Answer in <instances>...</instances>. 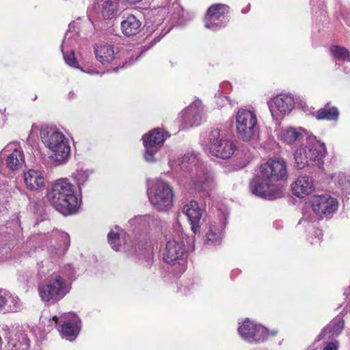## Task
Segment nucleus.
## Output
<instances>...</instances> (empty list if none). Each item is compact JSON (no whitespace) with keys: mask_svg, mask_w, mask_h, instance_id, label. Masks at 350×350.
<instances>
[{"mask_svg":"<svg viewBox=\"0 0 350 350\" xmlns=\"http://www.w3.org/2000/svg\"><path fill=\"white\" fill-rule=\"evenodd\" d=\"M50 204L62 215L77 213L81 204V195L67 178H59L51 183L46 196Z\"/></svg>","mask_w":350,"mask_h":350,"instance_id":"nucleus-1","label":"nucleus"},{"mask_svg":"<svg viewBox=\"0 0 350 350\" xmlns=\"http://www.w3.org/2000/svg\"><path fill=\"white\" fill-rule=\"evenodd\" d=\"M169 165L172 169L179 166L183 171H195L196 175L191 178L190 185L196 191L208 193L215 187L212 173L202 163L200 153L196 151L186 152L177 161L170 159Z\"/></svg>","mask_w":350,"mask_h":350,"instance_id":"nucleus-2","label":"nucleus"},{"mask_svg":"<svg viewBox=\"0 0 350 350\" xmlns=\"http://www.w3.org/2000/svg\"><path fill=\"white\" fill-rule=\"evenodd\" d=\"M75 270L68 265L47 278L45 283L38 287L39 295L46 304H54L62 299L70 291Z\"/></svg>","mask_w":350,"mask_h":350,"instance_id":"nucleus-3","label":"nucleus"},{"mask_svg":"<svg viewBox=\"0 0 350 350\" xmlns=\"http://www.w3.org/2000/svg\"><path fill=\"white\" fill-rule=\"evenodd\" d=\"M75 270L68 265L47 278L45 283L38 287L39 295L46 304H54L62 299L70 291Z\"/></svg>","mask_w":350,"mask_h":350,"instance_id":"nucleus-4","label":"nucleus"},{"mask_svg":"<svg viewBox=\"0 0 350 350\" xmlns=\"http://www.w3.org/2000/svg\"><path fill=\"white\" fill-rule=\"evenodd\" d=\"M70 244V240L68 234L57 228H53L46 232L33 234L27 242V245L41 247L53 258L64 255L68 250Z\"/></svg>","mask_w":350,"mask_h":350,"instance_id":"nucleus-5","label":"nucleus"},{"mask_svg":"<svg viewBox=\"0 0 350 350\" xmlns=\"http://www.w3.org/2000/svg\"><path fill=\"white\" fill-rule=\"evenodd\" d=\"M40 138L51 152L49 158L54 166L67 163L70 155V146L68 139L62 132L53 128H42Z\"/></svg>","mask_w":350,"mask_h":350,"instance_id":"nucleus-6","label":"nucleus"},{"mask_svg":"<svg viewBox=\"0 0 350 350\" xmlns=\"http://www.w3.org/2000/svg\"><path fill=\"white\" fill-rule=\"evenodd\" d=\"M327 150L324 143L317 140L315 136L307 137L306 144L297 148L294 154L295 165L299 169L308 170L323 164Z\"/></svg>","mask_w":350,"mask_h":350,"instance_id":"nucleus-7","label":"nucleus"},{"mask_svg":"<svg viewBox=\"0 0 350 350\" xmlns=\"http://www.w3.org/2000/svg\"><path fill=\"white\" fill-rule=\"evenodd\" d=\"M201 144L211 155L222 159L230 158L237 149L235 142L219 128H214L202 135Z\"/></svg>","mask_w":350,"mask_h":350,"instance_id":"nucleus-8","label":"nucleus"},{"mask_svg":"<svg viewBox=\"0 0 350 350\" xmlns=\"http://www.w3.org/2000/svg\"><path fill=\"white\" fill-rule=\"evenodd\" d=\"M147 195L152 206L159 211H167L173 206V188L160 178L148 179Z\"/></svg>","mask_w":350,"mask_h":350,"instance_id":"nucleus-9","label":"nucleus"},{"mask_svg":"<svg viewBox=\"0 0 350 350\" xmlns=\"http://www.w3.org/2000/svg\"><path fill=\"white\" fill-rule=\"evenodd\" d=\"M95 57L103 65L113 64L118 66L113 69L117 71L118 67L126 68L132 65L140 57L137 52L126 51L120 53L113 45L107 43L96 44L94 46Z\"/></svg>","mask_w":350,"mask_h":350,"instance_id":"nucleus-10","label":"nucleus"},{"mask_svg":"<svg viewBox=\"0 0 350 350\" xmlns=\"http://www.w3.org/2000/svg\"><path fill=\"white\" fill-rule=\"evenodd\" d=\"M40 321L44 327H46V330L49 332L57 327L59 323H62V324L59 328L61 336L70 342L76 339L81 329L80 319L77 314L72 312L64 313L59 317L53 316L49 318L42 314Z\"/></svg>","mask_w":350,"mask_h":350,"instance_id":"nucleus-11","label":"nucleus"},{"mask_svg":"<svg viewBox=\"0 0 350 350\" xmlns=\"http://www.w3.org/2000/svg\"><path fill=\"white\" fill-rule=\"evenodd\" d=\"M162 256L164 262L174 267L176 274H181L186 270L187 253L180 235L167 239Z\"/></svg>","mask_w":350,"mask_h":350,"instance_id":"nucleus-12","label":"nucleus"},{"mask_svg":"<svg viewBox=\"0 0 350 350\" xmlns=\"http://www.w3.org/2000/svg\"><path fill=\"white\" fill-rule=\"evenodd\" d=\"M237 137L243 142L254 140L259 135L260 124L255 110L240 108L235 115Z\"/></svg>","mask_w":350,"mask_h":350,"instance_id":"nucleus-13","label":"nucleus"},{"mask_svg":"<svg viewBox=\"0 0 350 350\" xmlns=\"http://www.w3.org/2000/svg\"><path fill=\"white\" fill-rule=\"evenodd\" d=\"M76 22H72L68 25V29L66 32L64 38L61 45V51L65 63L70 67L79 69L81 71L90 75H98L99 72L88 69L83 70L79 64L74 52V46L79 35V28Z\"/></svg>","mask_w":350,"mask_h":350,"instance_id":"nucleus-14","label":"nucleus"},{"mask_svg":"<svg viewBox=\"0 0 350 350\" xmlns=\"http://www.w3.org/2000/svg\"><path fill=\"white\" fill-rule=\"evenodd\" d=\"M169 137L167 132L160 129H154L143 135L142 141L145 148L144 158L146 162L154 163L157 161L155 154Z\"/></svg>","mask_w":350,"mask_h":350,"instance_id":"nucleus-15","label":"nucleus"},{"mask_svg":"<svg viewBox=\"0 0 350 350\" xmlns=\"http://www.w3.org/2000/svg\"><path fill=\"white\" fill-rule=\"evenodd\" d=\"M237 330L241 338L250 343L262 342L269 336V332L265 327L247 318L239 324Z\"/></svg>","mask_w":350,"mask_h":350,"instance_id":"nucleus-16","label":"nucleus"},{"mask_svg":"<svg viewBox=\"0 0 350 350\" xmlns=\"http://www.w3.org/2000/svg\"><path fill=\"white\" fill-rule=\"evenodd\" d=\"M250 189L254 196L269 200L276 199L282 193L279 188L271 182L267 180L260 172L251 180Z\"/></svg>","mask_w":350,"mask_h":350,"instance_id":"nucleus-17","label":"nucleus"},{"mask_svg":"<svg viewBox=\"0 0 350 350\" xmlns=\"http://www.w3.org/2000/svg\"><path fill=\"white\" fill-rule=\"evenodd\" d=\"M267 105L273 120L280 122L293 109L295 100L291 94H280L269 100Z\"/></svg>","mask_w":350,"mask_h":350,"instance_id":"nucleus-18","label":"nucleus"},{"mask_svg":"<svg viewBox=\"0 0 350 350\" xmlns=\"http://www.w3.org/2000/svg\"><path fill=\"white\" fill-rule=\"evenodd\" d=\"M204 116V109L200 100L193 102L180 113L181 129H187L202 124Z\"/></svg>","mask_w":350,"mask_h":350,"instance_id":"nucleus-19","label":"nucleus"},{"mask_svg":"<svg viewBox=\"0 0 350 350\" xmlns=\"http://www.w3.org/2000/svg\"><path fill=\"white\" fill-rule=\"evenodd\" d=\"M259 172L267 180L274 182L286 176V163L283 159H269L260 167Z\"/></svg>","mask_w":350,"mask_h":350,"instance_id":"nucleus-20","label":"nucleus"},{"mask_svg":"<svg viewBox=\"0 0 350 350\" xmlns=\"http://www.w3.org/2000/svg\"><path fill=\"white\" fill-rule=\"evenodd\" d=\"M123 234L124 235L125 233L122 232L120 234L118 230L114 231L113 230H111L107 235L108 241L110 244L111 247L113 250L116 251H120L122 250V248L127 252L129 254L133 255V254H137V255H141L142 254L144 256V259L146 262H150L152 258V252L150 247H145L143 250H141L139 247V251H137L136 246L135 247H132L131 250L129 248V245L126 242L124 243V245H122L120 243L121 241V236L123 237ZM122 239H124V237H122Z\"/></svg>","mask_w":350,"mask_h":350,"instance_id":"nucleus-21","label":"nucleus"},{"mask_svg":"<svg viewBox=\"0 0 350 350\" xmlns=\"http://www.w3.org/2000/svg\"><path fill=\"white\" fill-rule=\"evenodd\" d=\"M312 211L318 216L323 217L332 214L338 207V200L328 194L314 196L311 200Z\"/></svg>","mask_w":350,"mask_h":350,"instance_id":"nucleus-22","label":"nucleus"},{"mask_svg":"<svg viewBox=\"0 0 350 350\" xmlns=\"http://www.w3.org/2000/svg\"><path fill=\"white\" fill-rule=\"evenodd\" d=\"M228 217V213L223 212L219 219L211 221L208 230L206 233V244L219 245L221 243Z\"/></svg>","mask_w":350,"mask_h":350,"instance_id":"nucleus-23","label":"nucleus"},{"mask_svg":"<svg viewBox=\"0 0 350 350\" xmlns=\"http://www.w3.org/2000/svg\"><path fill=\"white\" fill-rule=\"evenodd\" d=\"M93 9L99 18L113 20L119 15V5L116 0H95Z\"/></svg>","mask_w":350,"mask_h":350,"instance_id":"nucleus-24","label":"nucleus"},{"mask_svg":"<svg viewBox=\"0 0 350 350\" xmlns=\"http://www.w3.org/2000/svg\"><path fill=\"white\" fill-rule=\"evenodd\" d=\"M7 157L6 165L8 169L14 171L19 170L22 161V148L19 143H10L0 153V158Z\"/></svg>","mask_w":350,"mask_h":350,"instance_id":"nucleus-25","label":"nucleus"},{"mask_svg":"<svg viewBox=\"0 0 350 350\" xmlns=\"http://www.w3.org/2000/svg\"><path fill=\"white\" fill-rule=\"evenodd\" d=\"M204 212L198 203L194 200L190 201L183 206V213L190 222L191 230L194 234L200 231V221Z\"/></svg>","mask_w":350,"mask_h":350,"instance_id":"nucleus-26","label":"nucleus"},{"mask_svg":"<svg viewBox=\"0 0 350 350\" xmlns=\"http://www.w3.org/2000/svg\"><path fill=\"white\" fill-rule=\"evenodd\" d=\"M44 172L40 170H29L23 173V183L27 190L36 191L45 185Z\"/></svg>","mask_w":350,"mask_h":350,"instance_id":"nucleus-27","label":"nucleus"},{"mask_svg":"<svg viewBox=\"0 0 350 350\" xmlns=\"http://www.w3.org/2000/svg\"><path fill=\"white\" fill-rule=\"evenodd\" d=\"M293 193L298 198H304L311 194L314 189V181L312 177L308 175L299 176L292 184Z\"/></svg>","mask_w":350,"mask_h":350,"instance_id":"nucleus-28","label":"nucleus"},{"mask_svg":"<svg viewBox=\"0 0 350 350\" xmlns=\"http://www.w3.org/2000/svg\"><path fill=\"white\" fill-rule=\"evenodd\" d=\"M306 135L305 130L301 127H287L282 129L279 133L280 139L287 144L299 142Z\"/></svg>","mask_w":350,"mask_h":350,"instance_id":"nucleus-29","label":"nucleus"},{"mask_svg":"<svg viewBox=\"0 0 350 350\" xmlns=\"http://www.w3.org/2000/svg\"><path fill=\"white\" fill-rule=\"evenodd\" d=\"M121 29L125 36H135L141 31L142 23L136 16L130 14L122 21Z\"/></svg>","mask_w":350,"mask_h":350,"instance_id":"nucleus-30","label":"nucleus"},{"mask_svg":"<svg viewBox=\"0 0 350 350\" xmlns=\"http://www.w3.org/2000/svg\"><path fill=\"white\" fill-rule=\"evenodd\" d=\"M330 179L337 189L344 194L350 193V175L343 172H337L330 176Z\"/></svg>","mask_w":350,"mask_h":350,"instance_id":"nucleus-31","label":"nucleus"},{"mask_svg":"<svg viewBox=\"0 0 350 350\" xmlns=\"http://www.w3.org/2000/svg\"><path fill=\"white\" fill-rule=\"evenodd\" d=\"M345 327V321L340 317H336L334 318L318 336V339L321 340L329 333L331 334L332 336H338L340 335L343 330Z\"/></svg>","mask_w":350,"mask_h":350,"instance_id":"nucleus-32","label":"nucleus"},{"mask_svg":"<svg viewBox=\"0 0 350 350\" xmlns=\"http://www.w3.org/2000/svg\"><path fill=\"white\" fill-rule=\"evenodd\" d=\"M131 226L139 228H152L158 225L159 220L154 215H137L129 220Z\"/></svg>","mask_w":350,"mask_h":350,"instance_id":"nucleus-33","label":"nucleus"},{"mask_svg":"<svg viewBox=\"0 0 350 350\" xmlns=\"http://www.w3.org/2000/svg\"><path fill=\"white\" fill-rule=\"evenodd\" d=\"M229 12V7L224 4H215L211 6L207 10L205 18H209L208 24L213 25L217 18L222 19H228L227 14Z\"/></svg>","mask_w":350,"mask_h":350,"instance_id":"nucleus-34","label":"nucleus"},{"mask_svg":"<svg viewBox=\"0 0 350 350\" xmlns=\"http://www.w3.org/2000/svg\"><path fill=\"white\" fill-rule=\"evenodd\" d=\"M314 117L318 120L336 121L339 117V111L336 107H329V103H326L323 108L316 111Z\"/></svg>","mask_w":350,"mask_h":350,"instance_id":"nucleus-35","label":"nucleus"},{"mask_svg":"<svg viewBox=\"0 0 350 350\" xmlns=\"http://www.w3.org/2000/svg\"><path fill=\"white\" fill-rule=\"evenodd\" d=\"M92 171L89 170L77 169L72 174L71 177L74 179L81 193V187L88 180Z\"/></svg>","mask_w":350,"mask_h":350,"instance_id":"nucleus-36","label":"nucleus"},{"mask_svg":"<svg viewBox=\"0 0 350 350\" xmlns=\"http://www.w3.org/2000/svg\"><path fill=\"white\" fill-rule=\"evenodd\" d=\"M329 51L335 59L350 62V53L346 48L332 46Z\"/></svg>","mask_w":350,"mask_h":350,"instance_id":"nucleus-37","label":"nucleus"},{"mask_svg":"<svg viewBox=\"0 0 350 350\" xmlns=\"http://www.w3.org/2000/svg\"><path fill=\"white\" fill-rule=\"evenodd\" d=\"M232 87L229 82L224 81L219 85V89L215 93V97L219 99H221V103H219L217 101V105L219 106H222L224 105V103L226 101H229V98L226 96L228 94V92L231 90Z\"/></svg>","mask_w":350,"mask_h":350,"instance_id":"nucleus-38","label":"nucleus"},{"mask_svg":"<svg viewBox=\"0 0 350 350\" xmlns=\"http://www.w3.org/2000/svg\"><path fill=\"white\" fill-rule=\"evenodd\" d=\"M151 21H147L146 24V32L148 33L149 36L154 35V43L159 41L160 39L166 34L167 32L164 33L163 34L161 33L162 31V27H161L160 24L157 25L155 27L153 25L150 24Z\"/></svg>","mask_w":350,"mask_h":350,"instance_id":"nucleus-39","label":"nucleus"},{"mask_svg":"<svg viewBox=\"0 0 350 350\" xmlns=\"http://www.w3.org/2000/svg\"><path fill=\"white\" fill-rule=\"evenodd\" d=\"M204 21L206 28L209 29L212 31H217L227 25V23H228V19H222L217 18V19L214 22L211 21L213 25L208 24V23L210 22L208 18H204Z\"/></svg>","mask_w":350,"mask_h":350,"instance_id":"nucleus-40","label":"nucleus"},{"mask_svg":"<svg viewBox=\"0 0 350 350\" xmlns=\"http://www.w3.org/2000/svg\"><path fill=\"white\" fill-rule=\"evenodd\" d=\"M312 12L317 16L318 12L320 15H323L325 13V5L322 0H311Z\"/></svg>","mask_w":350,"mask_h":350,"instance_id":"nucleus-41","label":"nucleus"},{"mask_svg":"<svg viewBox=\"0 0 350 350\" xmlns=\"http://www.w3.org/2000/svg\"><path fill=\"white\" fill-rule=\"evenodd\" d=\"M39 127L36 124H32L29 135L27 137V142L31 146L36 142L38 137Z\"/></svg>","mask_w":350,"mask_h":350,"instance_id":"nucleus-42","label":"nucleus"},{"mask_svg":"<svg viewBox=\"0 0 350 350\" xmlns=\"http://www.w3.org/2000/svg\"><path fill=\"white\" fill-rule=\"evenodd\" d=\"M313 236L309 237V241L312 245L319 244L323 239V232L320 229H315L313 232Z\"/></svg>","mask_w":350,"mask_h":350,"instance_id":"nucleus-43","label":"nucleus"},{"mask_svg":"<svg viewBox=\"0 0 350 350\" xmlns=\"http://www.w3.org/2000/svg\"><path fill=\"white\" fill-rule=\"evenodd\" d=\"M338 342L337 340L334 342H327L323 350H338Z\"/></svg>","mask_w":350,"mask_h":350,"instance_id":"nucleus-44","label":"nucleus"},{"mask_svg":"<svg viewBox=\"0 0 350 350\" xmlns=\"http://www.w3.org/2000/svg\"><path fill=\"white\" fill-rule=\"evenodd\" d=\"M303 109L307 115H312V116L314 117L316 111H314V108H312V107L310 108L308 106L304 105V106H303Z\"/></svg>","mask_w":350,"mask_h":350,"instance_id":"nucleus-45","label":"nucleus"},{"mask_svg":"<svg viewBox=\"0 0 350 350\" xmlns=\"http://www.w3.org/2000/svg\"><path fill=\"white\" fill-rule=\"evenodd\" d=\"M7 301L8 298L5 295L0 294V309L5 306Z\"/></svg>","mask_w":350,"mask_h":350,"instance_id":"nucleus-46","label":"nucleus"},{"mask_svg":"<svg viewBox=\"0 0 350 350\" xmlns=\"http://www.w3.org/2000/svg\"><path fill=\"white\" fill-rule=\"evenodd\" d=\"M25 346L28 349H30V340L29 338H27L23 336V347Z\"/></svg>","mask_w":350,"mask_h":350,"instance_id":"nucleus-47","label":"nucleus"},{"mask_svg":"<svg viewBox=\"0 0 350 350\" xmlns=\"http://www.w3.org/2000/svg\"><path fill=\"white\" fill-rule=\"evenodd\" d=\"M250 5L249 4L246 9H243L241 10V12L243 13V14L247 13L249 11V10H250Z\"/></svg>","mask_w":350,"mask_h":350,"instance_id":"nucleus-48","label":"nucleus"},{"mask_svg":"<svg viewBox=\"0 0 350 350\" xmlns=\"http://www.w3.org/2000/svg\"><path fill=\"white\" fill-rule=\"evenodd\" d=\"M276 334H277V331H273V332H271V334H271V335H272V336H274V335H275Z\"/></svg>","mask_w":350,"mask_h":350,"instance_id":"nucleus-49","label":"nucleus"}]
</instances>
